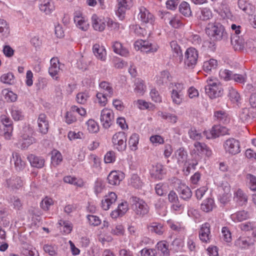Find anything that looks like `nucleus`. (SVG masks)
Returning <instances> with one entry per match:
<instances>
[{
	"mask_svg": "<svg viewBox=\"0 0 256 256\" xmlns=\"http://www.w3.org/2000/svg\"><path fill=\"white\" fill-rule=\"evenodd\" d=\"M206 31L210 39L214 40H220L227 38V33L224 26L218 22L208 24Z\"/></svg>",
	"mask_w": 256,
	"mask_h": 256,
	"instance_id": "f257e3e1",
	"label": "nucleus"
},
{
	"mask_svg": "<svg viewBox=\"0 0 256 256\" xmlns=\"http://www.w3.org/2000/svg\"><path fill=\"white\" fill-rule=\"evenodd\" d=\"M206 94L210 99H214L222 96L224 94V88L220 82H214L212 80L208 82L205 86Z\"/></svg>",
	"mask_w": 256,
	"mask_h": 256,
	"instance_id": "f03ea898",
	"label": "nucleus"
},
{
	"mask_svg": "<svg viewBox=\"0 0 256 256\" xmlns=\"http://www.w3.org/2000/svg\"><path fill=\"white\" fill-rule=\"evenodd\" d=\"M132 208L136 214L140 217H143L149 212L148 204L136 196L130 198Z\"/></svg>",
	"mask_w": 256,
	"mask_h": 256,
	"instance_id": "7ed1b4c3",
	"label": "nucleus"
},
{
	"mask_svg": "<svg viewBox=\"0 0 256 256\" xmlns=\"http://www.w3.org/2000/svg\"><path fill=\"white\" fill-rule=\"evenodd\" d=\"M184 65L189 68H193L196 64L198 60V52L193 48L186 50L185 52Z\"/></svg>",
	"mask_w": 256,
	"mask_h": 256,
	"instance_id": "20e7f679",
	"label": "nucleus"
},
{
	"mask_svg": "<svg viewBox=\"0 0 256 256\" xmlns=\"http://www.w3.org/2000/svg\"><path fill=\"white\" fill-rule=\"evenodd\" d=\"M126 133L123 132L116 133L112 138L113 146L118 151H124L126 150Z\"/></svg>",
	"mask_w": 256,
	"mask_h": 256,
	"instance_id": "39448f33",
	"label": "nucleus"
},
{
	"mask_svg": "<svg viewBox=\"0 0 256 256\" xmlns=\"http://www.w3.org/2000/svg\"><path fill=\"white\" fill-rule=\"evenodd\" d=\"M203 134L208 139L215 138L220 136L229 134L228 130L220 125H214L210 132L204 131Z\"/></svg>",
	"mask_w": 256,
	"mask_h": 256,
	"instance_id": "423d86ee",
	"label": "nucleus"
},
{
	"mask_svg": "<svg viewBox=\"0 0 256 256\" xmlns=\"http://www.w3.org/2000/svg\"><path fill=\"white\" fill-rule=\"evenodd\" d=\"M223 146L226 152L232 155H235L240 152V142L234 138L226 140Z\"/></svg>",
	"mask_w": 256,
	"mask_h": 256,
	"instance_id": "0eeeda50",
	"label": "nucleus"
},
{
	"mask_svg": "<svg viewBox=\"0 0 256 256\" xmlns=\"http://www.w3.org/2000/svg\"><path fill=\"white\" fill-rule=\"evenodd\" d=\"M136 49L140 50L146 52H154L157 51L159 46L155 43H152L149 41L142 40L136 41L134 43Z\"/></svg>",
	"mask_w": 256,
	"mask_h": 256,
	"instance_id": "6e6552de",
	"label": "nucleus"
},
{
	"mask_svg": "<svg viewBox=\"0 0 256 256\" xmlns=\"http://www.w3.org/2000/svg\"><path fill=\"white\" fill-rule=\"evenodd\" d=\"M114 119L112 112L108 109L104 108L101 112L100 120L105 128H108L112 124Z\"/></svg>",
	"mask_w": 256,
	"mask_h": 256,
	"instance_id": "1a4fd4ad",
	"label": "nucleus"
},
{
	"mask_svg": "<svg viewBox=\"0 0 256 256\" xmlns=\"http://www.w3.org/2000/svg\"><path fill=\"white\" fill-rule=\"evenodd\" d=\"M118 8L116 14L120 20H122L124 18L126 10L129 9L132 5V0H118Z\"/></svg>",
	"mask_w": 256,
	"mask_h": 256,
	"instance_id": "9d476101",
	"label": "nucleus"
},
{
	"mask_svg": "<svg viewBox=\"0 0 256 256\" xmlns=\"http://www.w3.org/2000/svg\"><path fill=\"white\" fill-rule=\"evenodd\" d=\"M1 121L5 127L4 128V136L5 138L10 140L12 136L13 130L12 121L10 118L4 115L1 116Z\"/></svg>",
	"mask_w": 256,
	"mask_h": 256,
	"instance_id": "9b49d317",
	"label": "nucleus"
},
{
	"mask_svg": "<svg viewBox=\"0 0 256 256\" xmlns=\"http://www.w3.org/2000/svg\"><path fill=\"white\" fill-rule=\"evenodd\" d=\"M210 224L205 222L202 224L199 231V238L202 242L204 243L210 242Z\"/></svg>",
	"mask_w": 256,
	"mask_h": 256,
	"instance_id": "f8f14e48",
	"label": "nucleus"
},
{
	"mask_svg": "<svg viewBox=\"0 0 256 256\" xmlns=\"http://www.w3.org/2000/svg\"><path fill=\"white\" fill-rule=\"evenodd\" d=\"M38 122L39 132L43 134H46L48 130L49 124L47 117L44 114H39Z\"/></svg>",
	"mask_w": 256,
	"mask_h": 256,
	"instance_id": "ddd939ff",
	"label": "nucleus"
},
{
	"mask_svg": "<svg viewBox=\"0 0 256 256\" xmlns=\"http://www.w3.org/2000/svg\"><path fill=\"white\" fill-rule=\"evenodd\" d=\"M22 180L18 176H12L6 180V186L12 190H16L22 187Z\"/></svg>",
	"mask_w": 256,
	"mask_h": 256,
	"instance_id": "4468645a",
	"label": "nucleus"
},
{
	"mask_svg": "<svg viewBox=\"0 0 256 256\" xmlns=\"http://www.w3.org/2000/svg\"><path fill=\"white\" fill-rule=\"evenodd\" d=\"M124 178V173L118 171H112L108 176L107 179L110 184L116 186L119 184Z\"/></svg>",
	"mask_w": 256,
	"mask_h": 256,
	"instance_id": "2eb2a0df",
	"label": "nucleus"
},
{
	"mask_svg": "<svg viewBox=\"0 0 256 256\" xmlns=\"http://www.w3.org/2000/svg\"><path fill=\"white\" fill-rule=\"evenodd\" d=\"M138 18L144 23L150 24H152L154 20V16L144 8H140Z\"/></svg>",
	"mask_w": 256,
	"mask_h": 256,
	"instance_id": "dca6fc26",
	"label": "nucleus"
},
{
	"mask_svg": "<svg viewBox=\"0 0 256 256\" xmlns=\"http://www.w3.org/2000/svg\"><path fill=\"white\" fill-rule=\"evenodd\" d=\"M117 198L116 194L113 192L108 194L106 196L104 199L102 200V208L104 210H106L110 208V206L114 204Z\"/></svg>",
	"mask_w": 256,
	"mask_h": 256,
	"instance_id": "f3484780",
	"label": "nucleus"
},
{
	"mask_svg": "<svg viewBox=\"0 0 256 256\" xmlns=\"http://www.w3.org/2000/svg\"><path fill=\"white\" fill-rule=\"evenodd\" d=\"M231 44L235 50H242L244 48L245 41L242 36L232 35Z\"/></svg>",
	"mask_w": 256,
	"mask_h": 256,
	"instance_id": "a211bd4d",
	"label": "nucleus"
},
{
	"mask_svg": "<svg viewBox=\"0 0 256 256\" xmlns=\"http://www.w3.org/2000/svg\"><path fill=\"white\" fill-rule=\"evenodd\" d=\"M12 160L14 164L16 170L20 172L22 170L25 168V162L22 160L20 154L14 152L12 154Z\"/></svg>",
	"mask_w": 256,
	"mask_h": 256,
	"instance_id": "6ab92c4d",
	"label": "nucleus"
},
{
	"mask_svg": "<svg viewBox=\"0 0 256 256\" xmlns=\"http://www.w3.org/2000/svg\"><path fill=\"white\" fill-rule=\"evenodd\" d=\"M28 160L31 166L36 168H42L44 164V160L42 158L36 156L34 154H30L28 156Z\"/></svg>",
	"mask_w": 256,
	"mask_h": 256,
	"instance_id": "aec40b11",
	"label": "nucleus"
},
{
	"mask_svg": "<svg viewBox=\"0 0 256 256\" xmlns=\"http://www.w3.org/2000/svg\"><path fill=\"white\" fill-rule=\"evenodd\" d=\"M36 142V138L34 137V136L22 137L21 140L20 141V146L19 147L21 150H26L30 145L34 144Z\"/></svg>",
	"mask_w": 256,
	"mask_h": 256,
	"instance_id": "412c9836",
	"label": "nucleus"
},
{
	"mask_svg": "<svg viewBox=\"0 0 256 256\" xmlns=\"http://www.w3.org/2000/svg\"><path fill=\"white\" fill-rule=\"evenodd\" d=\"M93 52L96 56L102 60H104L106 58V50L103 46H100L98 44H95L93 46Z\"/></svg>",
	"mask_w": 256,
	"mask_h": 256,
	"instance_id": "4be33fe9",
	"label": "nucleus"
},
{
	"mask_svg": "<svg viewBox=\"0 0 256 256\" xmlns=\"http://www.w3.org/2000/svg\"><path fill=\"white\" fill-rule=\"evenodd\" d=\"M92 26L95 30L102 32L104 30L106 27L105 22L100 19L96 14L92 15Z\"/></svg>",
	"mask_w": 256,
	"mask_h": 256,
	"instance_id": "5701e85b",
	"label": "nucleus"
},
{
	"mask_svg": "<svg viewBox=\"0 0 256 256\" xmlns=\"http://www.w3.org/2000/svg\"><path fill=\"white\" fill-rule=\"evenodd\" d=\"M164 174V166L162 164L158 163L152 166L151 170V176L152 177L158 179H162Z\"/></svg>",
	"mask_w": 256,
	"mask_h": 256,
	"instance_id": "b1692460",
	"label": "nucleus"
},
{
	"mask_svg": "<svg viewBox=\"0 0 256 256\" xmlns=\"http://www.w3.org/2000/svg\"><path fill=\"white\" fill-rule=\"evenodd\" d=\"M178 190L180 198L185 200L190 199L192 196L190 189L188 186L184 185L179 186Z\"/></svg>",
	"mask_w": 256,
	"mask_h": 256,
	"instance_id": "393cba45",
	"label": "nucleus"
},
{
	"mask_svg": "<svg viewBox=\"0 0 256 256\" xmlns=\"http://www.w3.org/2000/svg\"><path fill=\"white\" fill-rule=\"evenodd\" d=\"M234 198L240 206L246 204L248 201V196L240 189H238L234 194Z\"/></svg>",
	"mask_w": 256,
	"mask_h": 256,
	"instance_id": "a878e982",
	"label": "nucleus"
},
{
	"mask_svg": "<svg viewBox=\"0 0 256 256\" xmlns=\"http://www.w3.org/2000/svg\"><path fill=\"white\" fill-rule=\"evenodd\" d=\"M114 52L123 56H127L128 54V51L125 48H124L120 42H115L112 44Z\"/></svg>",
	"mask_w": 256,
	"mask_h": 256,
	"instance_id": "bb28decb",
	"label": "nucleus"
},
{
	"mask_svg": "<svg viewBox=\"0 0 256 256\" xmlns=\"http://www.w3.org/2000/svg\"><path fill=\"white\" fill-rule=\"evenodd\" d=\"M175 156L179 164H182L186 162L187 152L182 148H180L176 152Z\"/></svg>",
	"mask_w": 256,
	"mask_h": 256,
	"instance_id": "cd10ccee",
	"label": "nucleus"
},
{
	"mask_svg": "<svg viewBox=\"0 0 256 256\" xmlns=\"http://www.w3.org/2000/svg\"><path fill=\"white\" fill-rule=\"evenodd\" d=\"M214 206V200L212 198H208L201 204V209L204 212H208L212 210Z\"/></svg>",
	"mask_w": 256,
	"mask_h": 256,
	"instance_id": "c85d7f7f",
	"label": "nucleus"
},
{
	"mask_svg": "<svg viewBox=\"0 0 256 256\" xmlns=\"http://www.w3.org/2000/svg\"><path fill=\"white\" fill-rule=\"evenodd\" d=\"M194 146L198 152L205 154L208 156H209L212 154L211 150L204 143L196 142L194 144Z\"/></svg>",
	"mask_w": 256,
	"mask_h": 256,
	"instance_id": "c756f323",
	"label": "nucleus"
},
{
	"mask_svg": "<svg viewBox=\"0 0 256 256\" xmlns=\"http://www.w3.org/2000/svg\"><path fill=\"white\" fill-rule=\"evenodd\" d=\"M50 64L51 66L49 68L48 72L52 77H54L58 74L60 71V68L58 66L59 62L56 59L52 58L50 60Z\"/></svg>",
	"mask_w": 256,
	"mask_h": 256,
	"instance_id": "7c9ffc66",
	"label": "nucleus"
},
{
	"mask_svg": "<svg viewBox=\"0 0 256 256\" xmlns=\"http://www.w3.org/2000/svg\"><path fill=\"white\" fill-rule=\"evenodd\" d=\"M218 66V62L216 60L211 58L208 61L204 62L203 68L205 72H209L212 70H215Z\"/></svg>",
	"mask_w": 256,
	"mask_h": 256,
	"instance_id": "2f4dec72",
	"label": "nucleus"
},
{
	"mask_svg": "<svg viewBox=\"0 0 256 256\" xmlns=\"http://www.w3.org/2000/svg\"><path fill=\"white\" fill-rule=\"evenodd\" d=\"M158 250L161 252L162 256H168L170 252L168 248V244L166 241L159 242L156 244Z\"/></svg>",
	"mask_w": 256,
	"mask_h": 256,
	"instance_id": "473e14b6",
	"label": "nucleus"
},
{
	"mask_svg": "<svg viewBox=\"0 0 256 256\" xmlns=\"http://www.w3.org/2000/svg\"><path fill=\"white\" fill-rule=\"evenodd\" d=\"M148 228L151 232H154L158 235H161L163 234V226L160 223L152 222L148 226Z\"/></svg>",
	"mask_w": 256,
	"mask_h": 256,
	"instance_id": "72a5a7b5",
	"label": "nucleus"
},
{
	"mask_svg": "<svg viewBox=\"0 0 256 256\" xmlns=\"http://www.w3.org/2000/svg\"><path fill=\"white\" fill-rule=\"evenodd\" d=\"M180 12L185 16H188L191 15L192 12L189 4L186 2H182L179 6Z\"/></svg>",
	"mask_w": 256,
	"mask_h": 256,
	"instance_id": "f704fd0d",
	"label": "nucleus"
},
{
	"mask_svg": "<svg viewBox=\"0 0 256 256\" xmlns=\"http://www.w3.org/2000/svg\"><path fill=\"white\" fill-rule=\"evenodd\" d=\"M171 80V77L169 72L167 70H164L161 72L160 79L158 80L157 83L158 84L162 85L164 83H167L168 82Z\"/></svg>",
	"mask_w": 256,
	"mask_h": 256,
	"instance_id": "c9c22d12",
	"label": "nucleus"
},
{
	"mask_svg": "<svg viewBox=\"0 0 256 256\" xmlns=\"http://www.w3.org/2000/svg\"><path fill=\"white\" fill-rule=\"evenodd\" d=\"M214 116L220 122L226 124L228 122L227 114L224 111L219 110L215 112Z\"/></svg>",
	"mask_w": 256,
	"mask_h": 256,
	"instance_id": "e433bc0d",
	"label": "nucleus"
},
{
	"mask_svg": "<svg viewBox=\"0 0 256 256\" xmlns=\"http://www.w3.org/2000/svg\"><path fill=\"white\" fill-rule=\"evenodd\" d=\"M212 16V12L208 8H202L201 10V14L199 16L200 19L204 21L210 19Z\"/></svg>",
	"mask_w": 256,
	"mask_h": 256,
	"instance_id": "4c0bfd02",
	"label": "nucleus"
},
{
	"mask_svg": "<svg viewBox=\"0 0 256 256\" xmlns=\"http://www.w3.org/2000/svg\"><path fill=\"white\" fill-rule=\"evenodd\" d=\"M138 134L136 133L132 134L128 140V144L131 148L132 150H136L137 149V144L138 143Z\"/></svg>",
	"mask_w": 256,
	"mask_h": 256,
	"instance_id": "58836bf2",
	"label": "nucleus"
},
{
	"mask_svg": "<svg viewBox=\"0 0 256 256\" xmlns=\"http://www.w3.org/2000/svg\"><path fill=\"white\" fill-rule=\"evenodd\" d=\"M183 94L182 92L178 90H172L171 97L173 102L179 104L182 102Z\"/></svg>",
	"mask_w": 256,
	"mask_h": 256,
	"instance_id": "ea45409f",
	"label": "nucleus"
},
{
	"mask_svg": "<svg viewBox=\"0 0 256 256\" xmlns=\"http://www.w3.org/2000/svg\"><path fill=\"white\" fill-rule=\"evenodd\" d=\"M239 116L242 122H245L250 120L252 117V114L250 112V110L246 108L242 109Z\"/></svg>",
	"mask_w": 256,
	"mask_h": 256,
	"instance_id": "a19ab883",
	"label": "nucleus"
},
{
	"mask_svg": "<svg viewBox=\"0 0 256 256\" xmlns=\"http://www.w3.org/2000/svg\"><path fill=\"white\" fill-rule=\"evenodd\" d=\"M130 184L136 188H140L142 186V182L137 174H133L130 178Z\"/></svg>",
	"mask_w": 256,
	"mask_h": 256,
	"instance_id": "79ce46f5",
	"label": "nucleus"
},
{
	"mask_svg": "<svg viewBox=\"0 0 256 256\" xmlns=\"http://www.w3.org/2000/svg\"><path fill=\"white\" fill-rule=\"evenodd\" d=\"M0 80L4 84H12L14 83V76L12 72L4 74L1 76Z\"/></svg>",
	"mask_w": 256,
	"mask_h": 256,
	"instance_id": "37998d69",
	"label": "nucleus"
},
{
	"mask_svg": "<svg viewBox=\"0 0 256 256\" xmlns=\"http://www.w3.org/2000/svg\"><path fill=\"white\" fill-rule=\"evenodd\" d=\"M228 96L230 100L233 103L238 102L240 99L239 94L234 89L230 88L229 90V93Z\"/></svg>",
	"mask_w": 256,
	"mask_h": 256,
	"instance_id": "c03bdc74",
	"label": "nucleus"
},
{
	"mask_svg": "<svg viewBox=\"0 0 256 256\" xmlns=\"http://www.w3.org/2000/svg\"><path fill=\"white\" fill-rule=\"evenodd\" d=\"M234 245L240 248H246L250 246L246 239L242 237L239 238L235 241Z\"/></svg>",
	"mask_w": 256,
	"mask_h": 256,
	"instance_id": "a18cd8bd",
	"label": "nucleus"
},
{
	"mask_svg": "<svg viewBox=\"0 0 256 256\" xmlns=\"http://www.w3.org/2000/svg\"><path fill=\"white\" fill-rule=\"evenodd\" d=\"M62 161V156L61 154L56 150H54L52 153V163L53 165L57 166Z\"/></svg>",
	"mask_w": 256,
	"mask_h": 256,
	"instance_id": "49530a36",
	"label": "nucleus"
},
{
	"mask_svg": "<svg viewBox=\"0 0 256 256\" xmlns=\"http://www.w3.org/2000/svg\"><path fill=\"white\" fill-rule=\"evenodd\" d=\"M40 9L42 12H44L46 14L51 13L54 9L53 4H51L50 2H47L44 4H41L40 6Z\"/></svg>",
	"mask_w": 256,
	"mask_h": 256,
	"instance_id": "de8ad7c7",
	"label": "nucleus"
},
{
	"mask_svg": "<svg viewBox=\"0 0 256 256\" xmlns=\"http://www.w3.org/2000/svg\"><path fill=\"white\" fill-rule=\"evenodd\" d=\"M86 124L88 130L92 133H95L98 130V126L96 122L92 120H89Z\"/></svg>",
	"mask_w": 256,
	"mask_h": 256,
	"instance_id": "09e8293b",
	"label": "nucleus"
},
{
	"mask_svg": "<svg viewBox=\"0 0 256 256\" xmlns=\"http://www.w3.org/2000/svg\"><path fill=\"white\" fill-rule=\"evenodd\" d=\"M160 116L164 119L167 120L169 122L173 124L176 123L178 119L176 116L170 113L162 112Z\"/></svg>",
	"mask_w": 256,
	"mask_h": 256,
	"instance_id": "8fccbe9b",
	"label": "nucleus"
},
{
	"mask_svg": "<svg viewBox=\"0 0 256 256\" xmlns=\"http://www.w3.org/2000/svg\"><path fill=\"white\" fill-rule=\"evenodd\" d=\"M34 135V129L30 126H25L23 128L22 132L20 138L26 137V136H32Z\"/></svg>",
	"mask_w": 256,
	"mask_h": 256,
	"instance_id": "3c124183",
	"label": "nucleus"
},
{
	"mask_svg": "<svg viewBox=\"0 0 256 256\" xmlns=\"http://www.w3.org/2000/svg\"><path fill=\"white\" fill-rule=\"evenodd\" d=\"M136 88L134 91L140 94H142L144 92V86L143 81L141 80L138 79L135 83Z\"/></svg>",
	"mask_w": 256,
	"mask_h": 256,
	"instance_id": "603ef678",
	"label": "nucleus"
},
{
	"mask_svg": "<svg viewBox=\"0 0 256 256\" xmlns=\"http://www.w3.org/2000/svg\"><path fill=\"white\" fill-rule=\"evenodd\" d=\"M170 46L176 54V55L174 54V56H179L180 58L182 56V52L180 47L177 44L176 42V41H172L170 42Z\"/></svg>",
	"mask_w": 256,
	"mask_h": 256,
	"instance_id": "864d4df0",
	"label": "nucleus"
},
{
	"mask_svg": "<svg viewBox=\"0 0 256 256\" xmlns=\"http://www.w3.org/2000/svg\"><path fill=\"white\" fill-rule=\"evenodd\" d=\"M222 233L224 240L227 242H230L232 241L231 233L227 227H223L222 230Z\"/></svg>",
	"mask_w": 256,
	"mask_h": 256,
	"instance_id": "5fc2aeb1",
	"label": "nucleus"
},
{
	"mask_svg": "<svg viewBox=\"0 0 256 256\" xmlns=\"http://www.w3.org/2000/svg\"><path fill=\"white\" fill-rule=\"evenodd\" d=\"M100 88L108 92V94H106L108 96H112L113 94V89L109 83L106 82H102L100 83Z\"/></svg>",
	"mask_w": 256,
	"mask_h": 256,
	"instance_id": "6e6d98bb",
	"label": "nucleus"
},
{
	"mask_svg": "<svg viewBox=\"0 0 256 256\" xmlns=\"http://www.w3.org/2000/svg\"><path fill=\"white\" fill-rule=\"evenodd\" d=\"M87 218L90 224L94 226H98L101 223V220L100 218L94 215H88Z\"/></svg>",
	"mask_w": 256,
	"mask_h": 256,
	"instance_id": "4d7b16f0",
	"label": "nucleus"
},
{
	"mask_svg": "<svg viewBox=\"0 0 256 256\" xmlns=\"http://www.w3.org/2000/svg\"><path fill=\"white\" fill-rule=\"evenodd\" d=\"M53 204L52 200V198L46 197L40 202L41 208L44 210H48L49 206Z\"/></svg>",
	"mask_w": 256,
	"mask_h": 256,
	"instance_id": "13d9d810",
	"label": "nucleus"
},
{
	"mask_svg": "<svg viewBox=\"0 0 256 256\" xmlns=\"http://www.w3.org/2000/svg\"><path fill=\"white\" fill-rule=\"evenodd\" d=\"M246 178L250 180V188L254 191H256V177L251 174H248Z\"/></svg>",
	"mask_w": 256,
	"mask_h": 256,
	"instance_id": "bf43d9fd",
	"label": "nucleus"
},
{
	"mask_svg": "<svg viewBox=\"0 0 256 256\" xmlns=\"http://www.w3.org/2000/svg\"><path fill=\"white\" fill-rule=\"evenodd\" d=\"M116 159L115 152L113 151L108 152L104 156V162L106 163L114 162Z\"/></svg>",
	"mask_w": 256,
	"mask_h": 256,
	"instance_id": "052dcab7",
	"label": "nucleus"
},
{
	"mask_svg": "<svg viewBox=\"0 0 256 256\" xmlns=\"http://www.w3.org/2000/svg\"><path fill=\"white\" fill-rule=\"evenodd\" d=\"M0 32L4 34L9 33V27L6 20L0 19Z\"/></svg>",
	"mask_w": 256,
	"mask_h": 256,
	"instance_id": "680f3d73",
	"label": "nucleus"
},
{
	"mask_svg": "<svg viewBox=\"0 0 256 256\" xmlns=\"http://www.w3.org/2000/svg\"><path fill=\"white\" fill-rule=\"evenodd\" d=\"M66 122L68 124H70L76 120V118L74 116V112L72 110L70 112H67L66 115Z\"/></svg>",
	"mask_w": 256,
	"mask_h": 256,
	"instance_id": "e2e57ef3",
	"label": "nucleus"
},
{
	"mask_svg": "<svg viewBox=\"0 0 256 256\" xmlns=\"http://www.w3.org/2000/svg\"><path fill=\"white\" fill-rule=\"evenodd\" d=\"M43 249L46 253L48 254L50 256H53L56 254V248L51 245L44 244Z\"/></svg>",
	"mask_w": 256,
	"mask_h": 256,
	"instance_id": "0e129e2a",
	"label": "nucleus"
},
{
	"mask_svg": "<svg viewBox=\"0 0 256 256\" xmlns=\"http://www.w3.org/2000/svg\"><path fill=\"white\" fill-rule=\"evenodd\" d=\"M164 184H158L155 186L156 194L160 196H162L166 194V191L164 190Z\"/></svg>",
	"mask_w": 256,
	"mask_h": 256,
	"instance_id": "69168bd1",
	"label": "nucleus"
},
{
	"mask_svg": "<svg viewBox=\"0 0 256 256\" xmlns=\"http://www.w3.org/2000/svg\"><path fill=\"white\" fill-rule=\"evenodd\" d=\"M110 233L114 235H123L124 234V229L122 225H117L115 228H112L110 230Z\"/></svg>",
	"mask_w": 256,
	"mask_h": 256,
	"instance_id": "338daca9",
	"label": "nucleus"
},
{
	"mask_svg": "<svg viewBox=\"0 0 256 256\" xmlns=\"http://www.w3.org/2000/svg\"><path fill=\"white\" fill-rule=\"evenodd\" d=\"M156 251L155 249L144 248L141 250L142 256H155Z\"/></svg>",
	"mask_w": 256,
	"mask_h": 256,
	"instance_id": "774afa93",
	"label": "nucleus"
}]
</instances>
